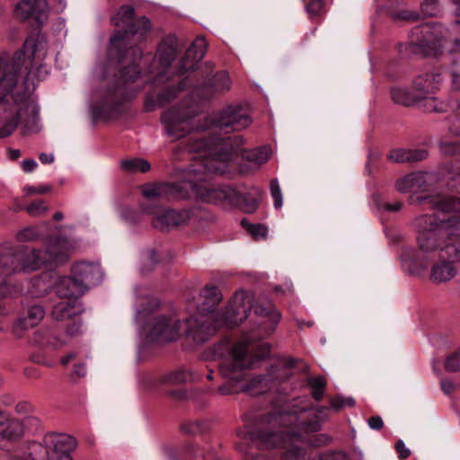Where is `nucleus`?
Instances as JSON below:
<instances>
[{
  "mask_svg": "<svg viewBox=\"0 0 460 460\" xmlns=\"http://www.w3.org/2000/svg\"><path fill=\"white\" fill-rule=\"evenodd\" d=\"M329 408L319 406L315 410L307 406L292 405L289 411L266 415L262 422L269 425L270 430L252 432V439L265 448H283L285 460H305L302 434L317 432L322 422L327 419Z\"/></svg>",
  "mask_w": 460,
  "mask_h": 460,
  "instance_id": "f257e3e1",
  "label": "nucleus"
},
{
  "mask_svg": "<svg viewBox=\"0 0 460 460\" xmlns=\"http://www.w3.org/2000/svg\"><path fill=\"white\" fill-rule=\"evenodd\" d=\"M111 23L116 27L126 28L117 31L110 40V50L116 53L119 59L115 82H134L138 75L136 63L142 58V50L137 45L150 31L151 22L146 16L135 19L134 8L123 5L111 18Z\"/></svg>",
  "mask_w": 460,
  "mask_h": 460,
  "instance_id": "f03ea898",
  "label": "nucleus"
},
{
  "mask_svg": "<svg viewBox=\"0 0 460 460\" xmlns=\"http://www.w3.org/2000/svg\"><path fill=\"white\" fill-rule=\"evenodd\" d=\"M48 52L47 40L40 34L26 39L22 49L13 53L0 52V86H36L49 75L42 64Z\"/></svg>",
  "mask_w": 460,
  "mask_h": 460,
  "instance_id": "7ed1b4c3",
  "label": "nucleus"
},
{
  "mask_svg": "<svg viewBox=\"0 0 460 460\" xmlns=\"http://www.w3.org/2000/svg\"><path fill=\"white\" fill-rule=\"evenodd\" d=\"M187 150L189 153H198L199 155L192 159L193 163L187 168V179L183 181V190L188 193L191 190L193 196L199 201L215 204L222 207L233 206L239 200V193L228 186H210L208 181L207 173H217L207 170L203 167V160L213 157V151L207 146L206 138L190 139ZM221 174L220 172H218Z\"/></svg>",
  "mask_w": 460,
  "mask_h": 460,
  "instance_id": "20e7f679",
  "label": "nucleus"
},
{
  "mask_svg": "<svg viewBox=\"0 0 460 460\" xmlns=\"http://www.w3.org/2000/svg\"><path fill=\"white\" fill-rule=\"evenodd\" d=\"M40 107L28 88H0V138L11 136L18 125L22 134L40 131Z\"/></svg>",
  "mask_w": 460,
  "mask_h": 460,
  "instance_id": "39448f33",
  "label": "nucleus"
},
{
  "mask_svg": "<svg viewBox=\"0 0 460 460\" xmlns=\"http://www.w3.org/2000/svg\"><path fill=\"white\" fill-rule=\"evenodd\" d=\"M211 354L214 360L219 361V374L226 380L218 386L217 394L232 395L249 389L243 370L252 367L254 360L248 354L246 342L221 341L211 348Z\"/></svg>",
  "mask_w": 460,
  "mask_h": 460,
  "instance_id": "423d86ee",
  "label": "nucleus"
},
{
  "mask_svg": "<svg viewBox=\"0 0 460 460\" xmlns=\"http://www.w3.org/2000/svg\"><path fill=\"white\" fill-rule=\"evenodd\" d=\"M206 140L207 146L213 151V157L201 162L205 169L212 172L226 173L229 164L239 155L243 160L251 164L252 168H259L270 156V148L268 146L250 150L244 149V139L241 135L211 137Z\"/></svg>",
  "mask_w": 460,
  "mask_h": 460,
  "instance_id": "0eeeda50",
  "label": "nucleus"
},
{
  "mask_svg": "<svg viewBox=\"0 0 460 460\" xmlns=\"http://www.w3.org/2000/svg\"><path fill=\"white\" fill-rule=\"evenodd\" d=\"M213 89L193 88L190 93L191 103L184 102L181 108L173 107L164 113L162 119L169 136L178 139L198 128L194 123V118L199 106L211 97Z\"/></svg>",
  "mask_w": 460,
  "mask_h": 460,
  "instance_id": "6e6552de",
  "label": "nucleus"
},
{
  "mask_svg": "<svg viewBox=\"0 0 460 460\" xmlns=\"http://www.w3.org/2000/svg\"><path fill=\"white\" fill-rule=\"evenodd\" d=\"M137 95L135 88H93L89 102L92 118L93 120L117 119Z\"/></svg>",
  "mask_w": 460,
  "mask_h": 460,
  "instance_id": "1a4fd4ad",
  "label": "nucleus"
},
{
  "mask_svg": "<svg viewBox=\"0 0 460 460\" xmlns=\"http://www.w3.org/2000/svg\"><path fill=\"white\" fill-rule=\"evenodd\" d=\"M252 301L253 296L250 292L245 290L235 292L225 314L226 323L230 327L239 325L248 317L249 313L253 308L257 315L268 317L261 324L265 325L269 321L270 328L268 333H270L274 331L281 319L280 313L277 311L270 303L266 305L261 304L253 305Z\"/></svg>",
  "mask_w": 460,
  "mask_h": 460,
  "instance_id": "9d476101",
  "label": "nucleus"
},
{
  "mask_svg": "<svg viewBox=\"0 0 460 460\" xmlns=\"http://www.w3.org/2000/svg\"><path fill=\"white\" fill-rule=\"evenodd\" d=\"M179 52L178 40L173 35L165 36L157 47V50L154 57L152 68L146 73H141L139 70L140 60L136 63L137 77L134 83L141 81L143 84H160L171 79V64L177 57ZM129 84H133L130 82Z\"/></svg>",
  "mask_w": 460,
  "mask_h": 460,
  "instance_id": "9b49d317",
  "label": "nucleus"
},
{
  "mask_svg": "<svg viewBox=\"0 0 460 460\" xmlns=\"http://www.w3.org/2000/svg\"><path fill=\"white\" fill-rule=\"evenodd\" d=\"M453 218H439L437 215H422L415 218L418 229V243L424 252H432L441 247L445 238L448 241L449 234H454Z\"/></svg>",
  "mask_w": 460,
  "mask_h": 460,
  "instance_id": "f8f14e48",
  "label": "nucleus"
},
{
  "mask_svg": "<svg viewBox=\"0 0 460 460\" xmlns=\"http://www.w3.org/2000/svg\"><path fill=\"white\" fill-rule=\"evenodd\" d=\"M146 338L152 342H172L181 335V323L172 314L153 315L146 324Z\"/></svg>",
  "mask_w": 460,
  "mask_h": 460,
  "instance_id": "ddd939ff",
  "label": "nucleus"
},
{
  "mask_svg": "<svg viewBox=\"0 0 460 460\" xmlns=\"http://www.w3.org/2000/svg\"><path fill=\"white\" fill-rule=\"evenodd\" d=\"M208 50V42L204 37L199 36L187 49L185 54L181 58L173 72L170 70L171 78L177 76L186 79L195 74L199 78L198 64L204 58Z\"/></svg>",
  "mask_w": 460,
  "mask_h": 460,
  "instance_id": "4468645a",
  "label": "nucleus"
},
{
  "mask_svg": "<svg viewBox=\"0 0 460 460\" xmlns=\"http://www.w3.org/2000/svg\"><path fill=\"white\" fill-rule=\"evenodd\" d=\"M214 314H200L190 315L185 322V337L195 344H203L215 333L217 324Z\"/></svg>",
  "mask_w": 460,
  "mask_h": 460,
  "instance_id": "2eb2a0df",
  "label": "nucleus"
},
{
  "mask_svg": "<svg viewBox=\"0 0 460 460\" xmlns=\"http://www.w3.org/2000/svg\"><path fill=\"white\" fill-rule=\"evenodd\" d=\"M433 91L426 88H392L393 101L400 105H418L426 111H431L437 109V101Z\"/></svg>",
  "mask_w": 460,
  "mask_h": 460,
  "instance_id": "dca6fc26",
  "label": "nucleus"
},
{
  "mask_svg": "<svg viewBox=\"0 0 460 460\" xmlns=\"http://www.w3.org/2000/svg\"><path fill=\"white\" fill-rule=\"evenodd\" d=\"M252 123L250 116L240 105H228L218 112L213 119V126L216 130L237 131L246 128Z\"/></svg>",
  "mask_w": 460,
  "mask_h": 460,
  "instance_id": "f3484780",
  "label": "nucleus"
},
{
  "mask_svg": "<svg viewBox=\"0 0 460 460\" xmlns=\"http://www.w3.org/2000/svg\"><path fill=\"white\" fill-rule=\"evenodd\" d=\"M44 443L50 449V460H73L71 453L76 448V439L67 434L49 433L44 436Z\"/></svg>",
  "mask_w": 460,
  "mask_h": 460,
  "instance_id": "a211bd4d",
  "label": "nucleus"
},
{
  "mask_svg": "<svg viewBox=\"0 0 460 460\" xmlns=\"http://www.w3.org/2000/svg\"><path fill=\"white\" fill-rule=\"evenodd\" d=\"M436 42L434 29L429 23H423L411 30L408 47L414 54L427 55L436 48Z\"/></svg>",
  "mask_w": 460,
  "mask_h": 460,
  "instance_id": "6ab92c4d",
  "label": "nucleus"
},
{
  "mask_svg": "<svg viewBox=\"0 0 460 460\" xmlns=\"http://www.w3.org/2000/svg\"><path fill=\"white\" fill-rule=\"evenodd\" d=\"M45 310L40 305H32L25 309L11 327V333L22 339L30 330L36 327L44 318Z\"/></svg>",
  "mask_w": 460,
  "mask_h": 460,
  "instance_id": "aec40b11",
  "label": "nucleus"
},
{
  "mask_svg": "<svg viewBox=\"0 0 460 460\" xmlns=\"http://www.w3.org/2000/svg\"><path fill=\"white\" fill-rule=\"evenodd\" d=\"M75 246L72 241L65 237H51L43 250L47 264H59L67 260Z\"/></svg>",
  "mask_w": 460,
  "mask_h": 460,
  "instance_id": "412c9836",
  "label": "nucleus"
},
{
  "mask_svg": "<svg viewBox=\"0 0 460 460\" xmlns=\"http://www.w3.org/2000/svg\"><path fill=\"white\" fill-rule=\"evenodd\" d=\"M285 368H276L270 370L264 375H259L251 380V387L257 388L258 393L261 394L273 387L276 382L285 381L288 378L286 368H292L296 366V360L295 358H288L283 363Z\"/></svg>",
  "mask_w": 460,
  "mask_h": 460,
  "instance_id": "4be33fe9",
  "label": "nucleus"
},
{
  "mask_svg": "<svg viewBox=\"0 0 460 460\" xmlns=\"http://www.w3.org/2000/svg\"><path fill=\"white\" fill-rule=\"evenodd\" d=\"M191 217L192 212L189 209H166L162 213L156 214L152 224L156 229L168 231L172 227L188 224Z\"/></svg>",
  "mask_w": 460,
  "mask_h": 460,
  "instance_id": "5701e85b",
  "label": "nucleus"
},
{
  "mask_svg": "<svg viewBox=\"0 0 460 460\" xmlns=\"http://www.w3.org/2000/svg\"><path fill=\"white\" fill-rule=\"evenodd\" d=\"M18 253V274L34 272L47 264L43 250L21 246Z\"/></svg>",
  "mask_w": 460,
  "mask_h": 460,
  "instance_id": "b1692460",
  "label": "nucleus"
},
{
  "mask_svg": "<svg viewBox=\"0 0 460 460\" xmlns=\"http://www.w3.org/2000/svg\"><path fill=\"white\" fill-rule=\"evenodd\" d=\"M73 276L88 290L102 281V273L99 264L81 261L73 266Z\"/></svg>",
  "mask_w": 460,
  "mask_h": 460,
  "instance_id": "393cba45",
  "label": "nucleus"
},
{
  "mask_svg": "<svg viewBox=\"0 0 460 460\" xmlns=\"http://www.w3.org/2000/svg\"><path fill=\"white\" fill-rule=\"evenodd\" d=\"M49 4L46 0H22L15 5L14 13L22 20H27L33 16L40 22L47 18L49 13Z\"/></svg>",
  "mask_w": 460,
  "mask_h": 460,
  "instance_id": "a878e982",
  "label": "nucleus"
},
{
  "mask_svg": "<svg viewBox=\"0 0 460 460\" xmlns=\"http://www.w3.org/2000/svg\"><path fill=\"white\" fill-rule=\"evenodd\" d=\"M183 181L175 184L155 183L146 185L143 189V195L147 199L172 197L174 199H187L189 195L183 193Z\"/></svg>",
  "mask_w": 460,
  "mask_h": 460,
  "instance_id": "bb28decb",
  "label": "nucleus"
},
{
  "mask_svg": "<svg viewBox=\"0 0 460 460\" xmlns=\"http://www.w3.org/2000/svg\"><path fill=\"white\" fill-rule=\"evenodd\" d=\"M183 88H163L157 91L155 88L149 90L145 97L144 109L146 111H153L174 100Z\"/></svg>",
  "mask_w": 460,
  "mask_h": 460,
  "instance_id": "cd10ccee",
  "label": "nucleus"
},
{
  "mask_svg": "<svg viewBox=\"0 0 460 460\" xmlns=\"http://www.w3.org/2000/svg\"><path fill=\"white\" fill-rule=\"evenodd\" d=\"M455 261L447 258L442 248L439 252V261L436 262L430 270V279L436 284L447 282L456 275V268L454 266Z\"/></svg>",
  "mask_w": 460,
  "mask_h": 460,
  "instance_id": "c85d7f7f",
  "label": "nucleus"
},
{
  "mask_svg": "<svg viewBox=\"0 0 460 460\" xmlns=\"http://www.w3.org/2000/svg\"><path fill=\"white\" fill-rule=\"evenodd\" d=\"M24 435L23 422L18 419L7 420L0 430V448L5 449Z\"/></svg>",
  "mask_w": 460,
  "mask_h": 460,
  "instance_id": "c756f323",
  "label": "nucleus"
},
{
  "mask_svg": "<svg viewBox=\"0 0 460 460\" xmlns=\"http://www.w3.org/2000/svg\"><path fill=\"white\" fill-rule=\"evenodd\" d=\"M86 291L74 276L61 278L56 286L57 295L67 300H78Z\"/></svg>",
  "mask_w": 460,
  "mask_h": 460,
  "instance_id": "7c9ffc66",
  "label": "nucleus"
},
{
  "mask_svg": "<svg viewBox=\"0 0 460 460\" xmlns=\"http://www.w3.org/2000/svg\"><path fill=\"white\" fill-rule=\"evenodd\" d=\"M18 250L8 243L0 245V269L8 276L18 274Z\"/></svg>",
  "mask_w": 460,
  "mask_h": 460,
  "instance_id": "2f4dec72",
  "label": "nucleus"
},
{
  "mask_svg": "<svg viewBox=\"0 0 460 460\" xmlns=\"http://www.w3.org/2000/svg\"><path fill=\"white\" fill-rule=\"evenodd\" d=\"M199 75L204 79L205 86H224L231 84L228 73L226 70L215 72V66L212 63H206L200 66Z\"/></svg>",
  "mask_w": 460,
  "mask_h": 460,
  "instance_id": "473e14b6",
  "label": "nucleus"
},
{
  "mask_svg": "<svg viewBox=\"0 0 460 460\" xmlns=\"http://www.w3.org/2000/svg\"><path fill=\"white\" fill-rule=\"evenodd\" d=\"M83 311L84 307L81 302L76 299H72L61 301L54 305L51 315L57 321H66L79 315Z\"/></svg>",
  "mask_w": 460,
  "mask_h": 460,
  "instance_id": "72a5a7b5",
  "label": "nucleus"
},
{
  "mask_svg": "<svg viewBox=\"0 0 460 460\" xmlns=\"http://www.w3.org/2000/svg\"><path fill=\"white\" fill-rule=\"evenodd\" d=\"M420 200L431 208L443 213L460 211V198L436 196L425 197Z\"/></svg>",
  "mask_w": 460,
  "mask_h": 460,
  "instance_id": "f704fd0d",
  "label": "nucleus"
},
{
  "mask_svg": "<svg viewBox=\"0 0 460 460\" xmlns=\"http://www.w3.org/2000/svg\"><path fill=\"white\" fill-rule=\"evenodd\" d=\"M452 226L455 234H449L448 241L442 247V252H445L447 259L460 263V220L453 218Z\"/></svg>",
  "mask_w": 460,
  "mask_h": 460,
  "instance_id": "c9c22d12",
  "label": "nucleus"
},
{
  "mask_svg": "<svg viewBox=\"0 0 460 460\" xmlns=\"http://www.w3.org/2000/svg\"><path fill=\"white\" fill-rule=\"evenodd\" d=\"M428 151L425 149H394L392 150L387 158L394 163H411L426 159Z\"/></svg>",
  "mask_w": 460,
  "mask_h": 460,
  "instance_id": "e433bc0d",
  "label": "nucleus"
},
{
  "mask_svg": "<svg viewBox=\"0 0 460 460\" xmlns=\"http://www.w3.org/2000/svg\"><path fill=\"white\" fill-rule=\"evenodd\" d=\"M203 307L200 314H214L213 309L221 302L223 296L217 286L206 285L200 292Z\"/></svg>",
  "mask_w": 460,
  "mask_h": 460,
  "instance_id": "4c0bfd02",
  "label": "nucleus"
},
{
  "mask_svg": "<svg viewBox=\"0 0 460 460\" xmlns=\"http://www.w3.org/2000/svg\"><path fill=\"white\" fill-rule=\"evenodd\" d=\"M192 374L186 369H177L161 376L160 382L164 385H181L192 381Z\"/></svg>",
  "mask_w": 460,
  "mask_h": 460,
  "instance_id": "58836bf2",
  "label": "nucleus"
},
{
  "mask_svg": "<svg viewBox=\"0 0 460 460\" xmlns=\"http://www.w3.org/2000/svg\"><path fill=\"white\" fill-rule=\"evenodd\" d=\"M422 178L420 173L408 174L396 181L395 188L401 193L411 191L414 188L420 187Z\"/></svg>",
  "mask_w": 460,
  "mask_h": 460,
  "instance_id": "ea45409f",
  "label": "nucleus"
},
{
  "mask_svg": "<svg viewBox=\"0 0 460 460\" xmlns=\"http://www.w3.org/2000/svg\"><path fill=\"white\" fill-rule=\"evenodd\" d=\"M120 166L127 172H146L151 168L149 162L143 158L122 160Z\"/></svg>",
  "mask_w": 460,
  "mask_h": 460,
  "instance_id": "a19ab883",
  "label": "nucleus"
},
{
  "mask_svg": "<svg viewBox=\"0 0 460 460\" xmlns=\"http://www.w3.org/2000/svg\"><path fill=\"white\" fill-rule=\"evenodd\" d=\"M29 455L32 460H50L51 454L49 446L42 442L33 441L29 445Z\"/></svg>",
  "mask_w": 460,
  "mask_h": 460,
  "instance_id": "79ce46f5",
  "label": "nucleus"
},
{
  "mask_svg": "<svg viewBox=\"0 0 460 460\" xmlns=\"http://www.w3.org/2000/svg\"><path fill=\"white\" fill-rule=\"evenodd\" d=\"M7 276L0 273V300L14 298L20 293L18 287L10 282Z\"/></svg>",
  "mask_w": 460,
  "mask_h": 460,
  "instance_id": "37998d69",
  "label": "nucleus"
},
{
  "mask_svg": "<svg viewBox=\"0 0 460 460\" xmlns=\"http://www.w3.org/2000/svg\"><path fill=\"white\" fill-rule=\"evenodd\" d=\"M308 385L312 389V396L316 402H320L325 393L327 382L323 376L310 377L307 381Z\"/></svg>",
  "mask_w": 460,
  "mask_h": 460,
  "instance_id": "c03bdc74",
  "label": "nucleus"
},
{
  "mask_svg": "<svg viewBox=\"0 0 460 460\" xmlns=\"http://www.w3.org/2000/svg\"><path fill=\"white\" fill-rule=\"evenodd\" d=\"M441 83H443V76L441 73L435 70L420 75L414 81L415 86H430Z\"/></svg>",
  "mask_w": 460,
  "mask_h": 460,
  "instance_id": "a18cd8bd",
  "label": "nucleus"
},
{
  "mask_svg": "<svg viewBox=\"0 0 460 460\" xmlns=\"http://www.w3.org/2000/svg\"><path fill=\"white\" fill-rule=\"evenodd\" d=\"M444 367L446 371L450 373L460 371V348L447 356Z\"/></svg>",
  "mask_w": 460,
  "mask_h": 460,
  "instance_id": "49530a36",
  "label": "nucleus"
},
{
  "mask_svg": "<svg viewBox=\"0 0 460 460\" xmlns=\"http://www.w3.org/2000/svg\"><path fill=\"white\" fill-rule=\"evenodd\" d=\"M439 151L445 155H460V141L441 140L438 144Z\"/></svg>",
  "mask_w": 460,
  "mask_h": 460,
  "instance_id": "de8ad7c7",
  "label": "nucleus"
},
{
  "mask_svg": "<svg viewBox=\"0 0 460 460\" xmlns=\"http://www.w3.org/2000/svg\"><path fill=\"white\" fill-rule=\"evenodd\" d=\"M242 226L255 239L265 238L267 235V228L261 224L253 225L248 223L246 220H242Z\"/></svg>",
  "mask_w": 460,
  "mask_h": 460,
  "instance_id": "09e8293b",
  "label": "nucleus"
},
{
  "mask_svg": "<svg viewBox=\"0 0 460 460\" xmlns=\"http://www.w3.org/2000/svg\"><path fill=\"white\" fill-rule=\"evenodd\" d=\"M39 231L34 226L25 227L17 232L15 237L19 242H31L40 237Z\"/></svg>",
  "mask_w": 460,
  "mask_h": 460,
  "instance_id": "8fccbe9b",
  "label": "nucleus"
},
{
  "mask_svg": "<svg viewBox=\"0 0 460 460\" xmlns=\"http://www.w3.org/2000/svg\"><path fill=\"white\" fill-rule=\"evenodd\" d=\"M25 209L30 216L40 217L48 211V207L45 205L44 201L35 200L26 207Z\"/></svg>",
  "mask_w": 460,
  "mask_h": 460,
  "instance_id": "3c124183",
  "label": "nucleus"
},
{
  "mask_svg": "<svg viewBox=\"0 0 460 460\" xmlns=\"http://www.w3.org/2000/svg\"><path fill=\"white\" fill-rule=\"evenodd\" d=\"M420 10L425 16H435L439 12V4L437 0H425L421 3Z\"/></svg>",
  "mask_w": 460,
  "mask_h": 460,
  "instance_id": "603ef678",
  "label": "nucleus"
},
{
  "mask_svg": "<svg viewBox=\"0 0 460 460\" xmlns=\"http://www.w3.org/2000/svg\"><path fill=\"white\" fill-rule=\"evenodd\" d=\"M241 205L243 209L247 213H252L258 208V201L253 198H247L246 196H241L239 194V200L234 206Z\"/></svg>",
  "mask_w": 460,
  "mask_h": 460,
  "instance_id": "864d4df0",
  "label": "nucleus"
},
{
  "mask_svg": "<svg viewBox=\"0 0 460 460\" xmlns=\"http://www.w3.org/2000/svg\"><path fill=\"white\" fill-rule=\"evenodd\" d=\"M270 194L274 200V207L279 208L282 206V194L278 180L274 179L270 181Z\"/></svg>",
  "mask_w": 460,
  "mask_h": 460,
  "instance_id": "5fc2aeb1",
  "label": "nucleus"
},
{
  "mask_svg": "<svg viewBox=\"0 0 460 460\" xmlns=\"http://www.w3.org/2000/svg\"><path fill=\"white\" fill-rule=\"evenodd\" d=\"M203 427L199 421H187L181 425V430L189 435H196L202 431Z\"/></svg>",
  "mask_w": 460,
  "mask_h": 460,
  "instance_id": "6e6d98bb",
  "label": "nucleus"
},
{
  "mask_svg": "<svg viewBox=\"0 0 460 460\" xmlns=\"http://www.w3.org/2000/svg\"><path fill=\"white\" fill-rule=\"evenodd\" d=\"M323 9V0H312L306 5V12L311 17L317 16Z\"/></svg>",
  "mask_w": 460,
  "mask_h": 460,
  "instance_id": "4d7b16f0",
  "label": "nucleus"
},
{
  "mask_svg": "<svg viewBox=\"0 0 460 460\" xmlns=\"http://www.w3.org/2000/svg\"><path fill=\"white\" fill-rule=\"evenodd\" d=\"M86 365L85 362L80 361L74 365V370L71 374V377L74 380L83 378L86 376Z\"/></svg>",
  "mask_w": 460,
  "mask_h": 460,
  "instance_id": "13d9d810",
  "label": "nucleus"
},
{
  "mask_svg": "<svg viewBox=\"0 0 460 460\" xmlns=\"http://www.w3.org/2000/svg\"><path fill=\"white\" fill-rule=\"evenodd\" d=\"M448 190L460 194V172L452 175L447 181Z\"/></svg>",
  "mask_w": 460,
  "mask_h": 460,
  "instance_id": "bf43d9fd",
  "label": "nucleus"
},
{
  "mask_svg": "<svg viewBox=\"0 0 460 460\" xmlns=\"http://www.w3.org/2000/svg\"><path fill=\"white\" fill-rule=\"evenodd\" d=\"M157 261H157V254H156V252L154 250L149 251L146 254V258H145V264H148V268L144 266L142 268V271L146 272V271L151 270L154 268V266L157 263Z\"/></svg>",
  "mask_w": 460,
  "mask_h": 460,
  "instance_id": "052dcab7",
  "label": "nucleus"
},
{
  "mask_svg": "<svg viewBox=\"0 0 460 460\" xmlns=\"http://www.w3.org/2000/svg\"><path fill=\"white\" fill-rule=\"evenodd\" d=\"M394 19L416 21L419 19V13L408 10H402L393 14Z\"/></svg>",
  "mask_w": 460,
  "mask_h": 460,
  "instance_id": "680f3d73",
  "label": "nucleus"
},
{
  "mask_svg": "<svg viewBox=\"0 0 460 460\" xmlns=\"http://www.w3.org/2000/svg\"><path fill=\"white\" fill-rule=\"evenodd\" d=\"M14 410L18 414H29L33 411L34 407L31 402L22 401L15 405Z\"/></svg>",
  "mask_w": 460,
  "mask_h": 460,
  "instance_id": "e2e57ef3",
  "label": "nucleus"
},
{
  "mask_svg": "<svg viewBox=\"0 0 460 460\" xmlns=\"http://www.w3.org/2000/svg\"><path fill=\"white\" fill-rule=\"evenodd\" d=\"M50 190H51V187H49V186H39V187L25 186L23 188V192L26 195L44 194V193L50 191Z\"/></svg>",
  "mask_w": 460,
  "mask_h": 460,
  "instance_id": "0e129e2a",
  "label": "nucleus"
},
{
  "mask_svg": "<svg viewBox=\"0 0 460 460\" xmlns=\"http://www.w3.org/2000/svg\"><path fill=\"white\" fill-rule=\"evenodd\" d=\"M394 447L400 459H406L410 456L411 451L406 447L402 440L399 439L395 443Z\"/></svg>",
  "mask_w": 460,
  "mask_h": 460,
  "instance_id": "69168bd1",
  "label": "nucleus"
},
{
  "mask_svg": "<svg viewBox=\"0 0 460 460\" xmlns=\"http://www.w3.org/2000/svg\"><path fill=\"white\" fill-rule=\"evenodd\" d=\"M47 332L43 330H39L34 332L32 342L37 344L40 347L46 346L49 342L46 341Z\"/></svg>",
  "mask_w": 460,
  "mask_h": 460,
  "instance_id": "338daca9",
  "label": "nucleus"
},
{
  "mask_svg": "<svg viewBox=\"0 0 460 460\" xmlns=\"http://www.w3.org/2000/svg\"><path fill=\"white\" fill-rule=\"evenodd\" d=\"M449 131L457 137H460V116H455L450 119Z\"/></svg>",
  "mask_w": 460,
  "mask_h": 460,
  "instance_id": "774afa93",
  "label": "nucleus"
}]
</instances>
